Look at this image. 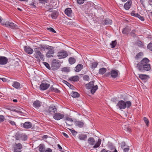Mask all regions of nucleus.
Listing matches in <instances>:
<instances>
[{"label": "nucleus", "mask_w": 152, "mask_h": 152, "mask_svg": "<svg viewBox=\"0 0 152 152\" xmlns=\"http://www.w3.org/2000/svg\"><path fill=\"white\" fill-rule=\"evenodd\" d=\"M149 60L146 58H143L140 63L137 64V67L141 72L144 70L149 71L151 69L150 65L148 63Z\"/></svg>", "instance_id": "obj_1"}, {"label": "nucleus", "mask_w": 152, "mask_h": 152, "mask_svg": "<svg viewBox=\"0 0 152 152\" xmlns=\"http://www.w3.org/2000/svg\"><path fill=\"white\" fill-rule=\"evenodd\" d=\"M131 105V103L129 101L125 102L123 100H120L117 103L116 106L120 110L124 109L127 107H129Z\"/></svg>", "instance_id": "obj_2"}, {"label": "nucleus", "mask_w": 152, "mask_h": 152, "mask_svg": "<svg viewBox=\"0 0 152 152\" xmlns=\"http://www.w3.org/2000/svg\"><path fill=\"white\" fill-rule=\"evenodd\" d=\"M94 81H91L86 85L87 89H91V91L92 94H94L98 88L97 86L94 85Z\"/></svg>", "instance_id": "obj_3"}, {"label": "nucleus", "mask_w": 152, "mask_h": 152, "mask_svg": "<svg viewBox=\"0 0 152 152\" xmlns=\"http://www.w3.org/2000/svg\"><path fill=\"white\" fill-rule=\"evenodd\" d=\"M40 48L38 47L34 49V56L37 58H39L40 57V59L42 61L44 60V55L40 52Z\"/></svg>", "instance_id": "obj_4"}, {"label": "nucleus", "mask_w": 152, "mask_h": 152, "mask_svg": "<svg viewBox=\"0 0 152 152\" xmlns=\"http://www.w3.org/2000/svg\"><path fill=\"white\" fill-rule=\"evenodd\" d=\"M1 25L8 28L12 29L18 28V26L12 22L4 21L1 23Z\"/></svg>", "instance_id": "obj_5"}, {"label": "nucleus", "mask_w": 152, "mask_h": 152, "mask_svg": "<svg viewBox=\"0 0 152 152\" xmlns=\"http://www.w3.org/2000/svg\"><path fill=\"white\" fill-rule=\"evenodd\" d=\"M60 65L58 60L54 59L52 62V69L54 70H57L59 68Z\"/></svg>", "instance_id": "obj_6"}, {"label": "nucleus", "mask_w": 152, "mask_h": 152, "mask_svg": "<svg viewBox=\"0 0 152 152\" xmlns=\"http://www.w3.org/2000/svg\"><path fill=\"white\" fill-rule=\"evenodd\" d=\"M48 48L47 49V50H48V51L46 53V56L48 58H50L53 57V55L54 53V47L49 45V46H48Z\"/></svg>", "instance_id": "obj_7"}, {"label": "nucleus", "mask_w": 152, "mask_h": 152, "mask_svg": "<svg viewBox=\"0 0 152 152\" xmlns=\"http://www.w3.org/2000/svg\"><path fill=\"white\" fill-rule=\"evenodd\" d=\"M64 116V113L56 112L53 114V118L55 120L58 121L63 119Z\"/></svg>", "instance_id": "obj_8"}, {"label": "nucleus", "mask_w": 152, "mask_h": 152, "mask_svg": "<svg viewBox=\"0 0 152 152\" xmlns=\"http://www.w3.org/2000/svg\"><path fill=\"white\" fill-rule=\"evenodd\" d=\"M68 56L66 51L64 50H61L58 52L57 56L59 59H62L66 58Z\"/></svg>", "instance_id": "obj_9"}, {"label": "nucleus", "mask_w": 152, "mask_h": 152, "mask_svg": "<svg viewBox=\"0 0 152 152\" xmlns=\"http://www.w3.org/2000/svg\"><path fill=\"white\" fill-rule=\"evenodd\" d=\"M48 111L49 114L53 115L57 112V109L56 107L53 105H50L48 109Z\"/></svg>", "instance_id": "obj_10"}, {"label": "nucleus", "mask_w": 152, "mask_h": 152, "mask_svg": "<svg viewBox=\"0 0 152 152\" xmlns=\"http://www.w3.org/2000/svg\"><path fill=\"white\" fill-rule=\"evenodd\" d=\"M50 84L46 82L42 83L39 86L40 90L44 91L47 89L50 86Z\"/></svg>", "instance_id": "obj_11"}, {"label": "nucleus", "mask_w": 152, "mask_h": 152, "mask_svg": "<svg viewBox=\"0 0 152 152\" xmlns=\"http://www.w3.org/2000/svg\"><path fill=\"white\" fill-rule=\"evenodd\" d=\"M119 72L117 70H112L110 72V76L113 78H115L118 77Z\"/></svg>", "instance_id": "obj_12"}, {"label": "nucleus", "mask_w": 152, "mask_h": 152, "mask_svg": "<svg viewBox=\"0 0 152 152\" xmlns=\"http://www.w3.org/2000/svg\"><path fill=\"white\" fill-rule=\"evenodd\" d=\"M24 48L25 52L28 54H31L34 52L33 50L29 46H25Z\"/></svg>", "instance_id": "obj_13"}, {"label": "nucleus", "mask_w": 152, "mask_h": 152, "mask_svg": "<svg viewBox=\"0 0 152 152\" xmlns=\"http://www.w3.org/2000/svg\"><path fill=\"white\" fill-rule=\"evenodd\" d=\"M7 58L4 56L0 57V64L4 65L6 64L8 62Z\"/></svg>", "instance_id": "obj_14"}, {"label": "nucleus", "mask_w": 152, "mask_h": 152, "mask_svg": "<svg viewBox=\"0 0 152 152\" xmlns=\"http://www.w3.org/2000/svg\"><path fill=\"white\" fill-rule=\"evenodd\" d=\"M22 148V145L20 143L17 144L15 148L14 152H21V149Z\"/></svg>", "instance_id": "obj_15"}, {"label": "nucleus", "mask_w": 152, "mask_h": 152, "mask_svg": "<svg viewBox=\"0 0 152 152\" xmlns=\"http://www.w3.org/2000/svg\"><path fill=\"white\" fill-rule=\"evenodd\" d=\"M32 126V124L29 122H26L23 124V127L25 129H30L31 128Z\"/></svg>", "instance_id": "obj_16"}, {"label": "nucleus", "mask_w": 152, "mask_h": 152, "mask_svg": "<svg viewBox=\"0 0 152 152\" xmlns=\"http://www.w3.org/2000/svg\"><path fill=\"white\" fill-rule=\"evenodd\" d=\"M103 25H111L112 23V20L109 19H106L104 20L103 21L102 23Z\"/></svg>", "instance_id": "obj_17"}, {"label": "nucleus", "mask_w": 152, "mask_h": 152, "mask_svg": "<svg viewBox=\"0 0 152 152\" xmlns=\"http://www.w3.org/2000/svg\"><path fill=\"white\" fill-rule=\"evenodd\" d=\"M58 15V13L56 11H54L52 12L49 16H50L53 19H56L57 18Z\"/></svg>", "instance_id": "obj_18"}, {"label": "nucleus", "mask_w": 152, "mask_h": 152, "mask_svg": "<svg viewBox=\"0 0 152 152\" xmlns=\"http://www.w3.org/2000/svg\"><path fill=\"white\" fill-rule=\"evenodd\" d=\"M132 4V1H129L125 3L124 5V7L126 10H128L130 8Z\"/></svg>", "instance_id": "obj_19"}, {"label": "nucleus", "mask_w": 152, "mask_h": 152, "mask_svg": "<svg viewBox=\"0 0 152 152\" xmlns=\"http://www.w3.org/2000/svg\"><path fill=\"white\" fill-rule=\"evenodd\" d=\"M41 105V102L39 101H36L34 102L33 106L36 109L39 108Z\"/></svg>", "instance_id": "obj_20"}, {"label": "nucleus", "mask_w": 152, "mask_h": 152, "mask_svg": "<svg viewBox=\"0 0 152 152\" xmlns=\"http://www.w3.org/2000/svg\"><path fill=\"white\" fill-rule=\"evenodd\" d=\"M78 137L80 140H85L87 138V135L86 134H79Z\"/></svg>", "instance_id": "obj_21"}, {"label": "nucleus", "mask_w": 152, "mask_h": 152, "mask_svg": "<svg viewBox=\"0 0 152 152\" xmlns=\"http://www.w3.org/2000/svg\"><path fill=\"white\" fill-rule=\"evenodd\" d=\"M65 13L68 16H70L72 12V10L70 8L66 9L65 10Z\"/></svg>", "instance_id": "obj_22"}, {"label": "nucleus", "mask_w": 152, "mask_h": 152, "mask_svg": "<svg viewBox=\"0 0 152 152\" xmlns=\"http://www.w3.org/2000/svg\"><path fill=\"white\" fill-rule=\"evenodd\" d=\"M75 125L77 126L80 127H82L83 126L84 123V122L80 121H76L75 122Z\"/></svg>", "instance_id": "obj_23"}, {"label": "nucleus", "mask_w": 152, "mask_h": 152, "mask_svg": "<svg viewBox=\"0 0 152 152\" xmlns=\"http://www.w3.org/2000/svg\"><path fill=\"white\" fill-rule=\"evenodd\" d=\"M83 68V66L82 64L77 65L75 67V71L76 72H78L80 71Z\"/></svg>", "instance_id": "obj_24"}, {"label": "nucleus", "mask_w": 152, "mask_h": 152, "mask_svg": "<svg viewBox=\"0 0 152 152\" xmlns=\"http://www.w3.org/2000/svg\"><path fill=\"white\" fill-rule=\"evenodd\" d=\"M49 45H40L39 46V47H38L39 48H40V50L41 51H45V49L47 50L48 48V46H49Z\"/></svg>", "instance_id": "obj_25"}, {"label": "nucleus", "mask_w": 152, "mask_h": 152, "mask_svg": "<svg viewBox=\"0 0 152 152\" xmlns=\"http://www.w3.org/2000/svg\"><path fill=\"white\" fill-rule=\"evenodd\" d=\"M79 77L77 75L73 76L69 78V80L73 81H77L79 80Z\"/></svg>", "instance_id": "obj_26"}, {"label": "nucleus", "mask_w": 152, "mask_h": 152, "mask_svg": "<svg viewBox=\"0 0 152 152\" xmlns=\"http://www.w3.org/2000/svg\"><path fill=\"white\" fill-rule=\"evenodd\" d=\"M131 30V29L128 26H126L122 31V33L124 34H127Z\"/></svg>", "instance_id": "obj_27"}, {"label": "nucleus", "mask_w": 152, "mask_h": 152, "mask_svg": "<svg viewBox=\"0 0 152 152\" xmlns=\"http://www.w3.org/2000/svg\"><path fill=\"white\" fill-rule=\"evenodd\" d=\"M88 143L91 145H93L95 142V140L93 137H90L88 139Z\"/></svg>", "instance_id": "obj_28"}, {"label": "nucleus", "mask_w": 152, "mask_h": 152, "mask_svg": "<svg viewBox=\"0 0 152 152\" xmlns=\"http://www.w3.org/2000/svg\"><path fill=\"white\" fill-rule=\"evenodd\" d=\"M20 83H19L16 81L14 82L12 84V86L13 87L17 89L19 88L20 87Z\"/></svg>", "instance_id": "obj_29"}, {"label": "nucleus", "mask_w": 152, "mask_h": 152, "mask_svg": "<svg viewBox=\"0 0 152 152\" xmlns=\"http://www.w3.org/2000/svg\"><path fill=\"white\" fill-rule=\"evenodd\" d=\"M39 150L40 152H44L45 151V145L43 144H40L38 146Z\"/></svg>", "instance_id": "obj_30"}, {"label": "nucleus", "mask_w": 152, "mask_h": 152, "mask_svg": "<svg viewBox=\"0 0 152 152\" xmlns=\"http://www.w3.org/2000/svg\"><path fill=\"white\" fill-rule=\"evenodd\" d=\"M71 96L74 98H77L79 96L80 94L77 92L72 91L71 93Z\"/></svg>", "instance_id": "obj_31"}, {"label": "nucleus", "mask_w": 152, "mask_h": 152, "mask_svg": "<svg viewBox=\"0 0 152 152\" xmlns=\"http://www.w3.org/2000/svg\"><path fill=\"white\" fill-rule=\"evenodd\" d=\"M123 128L124 130L127 132H130L131 131V127L128 125H125Z\"/></svg>", "instance_id": "obj_32"}, {"label": "nucleus", "mask_w": 152, "mask_h": 152, "mask_svg": "<svg viewBox=\"0 0 152 152\" xmlns=\"http://www.w3.org/2000/svg\"><path fill=\"white\" fill-rule=\"evenodd\" d=\"M101 142V140L100 139H98V142H96L95 145L94 146L93 148H97L100 145Z\"/></svg>", "instance_id": "obj_33"}, {"label": "nucleus", "mask_w": 152, "mask_h": 152, "mask_svg": "<svg viewBox=\"0 0 152 152\" xmlns=\"http://www.w3.org/2000/svg\"><path fill=\"white\" fill-rule=\"evenodd\" d=\"M76 61V60L73 57H70L69 59V64H74Z\"/></svg>", "instance_id": "obj_34"}, {"label": "nucleus", "mask_w": 152, "mask_h": 152, "mask_svg": "<svg viewBox=\"0 0 152 152\" xmlns=\"http://www.w3.org/2000/svg\"><path fill=\"white\" fill-rule=\"evenodd\" d=\"M107 71L106 68H103L100 69L99 71V74L101 75H103L104 73Z\"/></svg>", "instance_id": "obj_35"}, {"label": "nucleus", "mask_w": 152, "mask_h": 152, "mask_svg": "<svg viewBox=\"0 0 152 152\" xmlns=\"http://www.w3.org/2000/svg\"><path fill=\"white\" fill-rule=\"evenodd\" d=\"M51 90L52 91L55 92L56 93H58L59 92V91L58 89L55 87L54 86H52L50 88Z\"/></svg>", "instance_id": "obj_36"}, {"label": "nucleus", "mask_w": 152, "mask_h": 152, "mask_svg": "<svg viewBox=\"0 0 152 152\" xmlns=\"http://www.w3.org/2000/svg\"><path fill=\"white\" fill-rule=\"evenodd\" d=\"M147 75H145L140 74L139 75V77L142 80H145L147 78Z\"/></svg>", "instance_id": "obj_37"}, {"label": "nucleus", "mask_w": 152, "mask_h": 152, "mask_svg": "<svg viewBox=\"0 0 152 152\" xmlns=\"http://www.w3.org/2000/svg\"><path fill=\"white\" fill-rule=\"evenodd\" d=\"M137 46L141 48H142L144 46L143 43L140 41H137Z\"/></svg>", "instance_id": "obj_38"}, {"label": "nucleus", "mask_w": 152, "mask_h": 152, "mask_svg": "<svg viewBox=\"0 0 152 152\" xmlns=\"http://www.w3.org/2000/svg\"><path fill=\"white\" fill-rule=\"evenodd\" d=\"M143 120L144 121L146 124V125L147 126H149V121L148 119L145 117H144L143 118Z\"/></svg>", "instance_id": "obj_39"}, {"label": "nucleus", "mask_w": 152, "mask_h": 152, "mask_svg": "<svg viewBox=\"0 0 152 152\" xmlns=\"http://www.w3.org/2000/svg\"><path fill=\"white\" fill-rule=\"evenodd\" d=\"M98 64V63L97 62H93L91 63V67L92 69L95 68L97 66Z\"/></svg>", "instance_id": "obj_40"}, {"label": "nucleus", "mask_w": 152, "mask_h": 152, "mask_svg": "<svg viewBox=\"0 0 152 152\" xmlns=\"http://www.w3.org/2000/svg\"><path fill=\"white\" fill-rule=\"evenodd\" d=\"M117 44L116 41V40L113 41L111 42V43L110 44V45L111 46V48H114Z\"/></svg>", "instance_id": "obj_41"}, {"label": "nucleus", "mask_w": 152, "mask_h": 152, "mask_svg": "<svg viewBox=\"0 0 152 152\" xmlns=\"http://www.w3.org/2000/svg\"><path fill=\"white\" fill-rule=\"evenodd\" d=\"M43 63L48 69H50V66L49 64L48 63L46 62H43Z\"/></svg>", "instance_id": "obj_42"}, {"label": "nucleus", "mask_w": 152, "mask_h": 152, "mask_svg": "<svg viewBox=\"0 0 152 152\" xmlns=\"http://www.w3.org/2000/svg\"><path fill=\"white\" fill-rule=\"evenodd\" d=\"M21 137L23 140L24 141L26 140L27 139V135L25 134H22L21 135Z\"/></svg>", "instance_id": "obj_43"}, {"label": "nucleus", "mask_w": 152, "mask_h": 152, "mask_svg": "<svg viewBox=\"0 0 152 152\" xmlns=\"http://www.w3.org/2000/svg\"><path fill=\"white\" fill-rule=\"evenodd\" d=\"M137 17L139 18L140 20H141L142 21H143L144 20V18L143 16H141L140 15L138 14V15H137Z\"/></svg>", "instance_id": "obj_44"}, {"label": "nucleus", "mask_w": 152, "mask_h": 152, "mask_svg": "<svg viewBox=\"0 0 152 152\" xmlns=\"http://www.w3.org/2000/svg\"><path fill=\"white\" fill-rule=\"evenodd\" d=\"M147 48L148 49L152 51V43H150L147 46Z\"/></svg>", "instance_id": "obj_45"}, {"label": "nucleus", "mask_w": 152, "mask_h": 152, "mask_svg": "<svg viewBox=\"0 0 152 152\" xmlns=\"http://www.w3.org/2000/svg\"><path fill=\"white\" fill-rule=\"evenodd\" d=\"M48 0H38L39 3L42 4H45L47 3Z\"/></svg>", "instance_id": "obj_46"}, {"label": "nucleus", "mask_w": 152, "mask_h": 152, "mask_svg": "<svg viewBox=\"0 0 152 152\" xmlns=\"http://www.w3.org/2000/svg\"><path fill=\"white\" fill-rule=\"evenodd\" d=\"M77 1L78 4H83L84 2V0H77Z\"/></svg>", "instance_id": "obj_47"}, {"label": "nucleus", "mask_w": 152, "mask_h": 152, "mask_svg": "<svg viewBox=\"0 0 152 152\" xmlns=\"http://www.w3.org/2000/svg\"><path fill=\"white\" fill-rule=\"evenodd\" d=\"M83 79L85 80H88L89 79V77L87 75H85L83 77Z\"/></svg>", "instance_id": "obj_48"}, {"label": "nucleus", "mask_w": 152, "mask_h": 152, "mask_svg": "<svg viewBox=\"0 0 152 152\" xmlns=\"http://www.w3.org/2000/svg\"><path fill=\"white\" fill-rule=\"evenodd\" d=\"M131 15H132V16H135V17H137V15H138V14L135 13L134 12V11H132L131 13Z\"/></svg>", "instance_id": "obj_49"}, {"label": "nucleus", "mask_w": 152, "mask_h": 152, "mask_svg": "<svg viewBox=\"0 0 152 152\" xmlns=\"http://www.w3.org/2000/svg\"><path fill=\"white\" fill-rule=\"evenodd\" d=\"M47 29L49 30L50 32H52L54 33H56V31L54 30V29L52 28H47Z\"/></svg>", "instance_id": "obj_50"}, {"label": "nucleus", "mask_w": 152, "mask_h": 152, "mask_svg": "<svg viewBox=\"0 0 152 152\" xmlns=\"http://www.w3.org/2000/svg\"><path fill=\"white\" fill-rule=\"evenodd\" d=\"M4 120V118L3 115H0V122H2Z\"/></svg>", "instance_id": "obj_51"}, {"label": "nucleus", "mask_w": 152, "mask_h": 152, "mask_svg": "<svg viewBox=\"0 0 152 152\" xmlns=\"http://www.w3.org/2000/svg\"><path fill=\"white\" fill-rule=\"evenodd\" d=\"M64 83L65 84H66L69 87V86H72V87H73V86L72 85L70 84L68 82H67L66 81L64 80Z\"/></svg>", "instance_id": "obj_52"}, {"label": "nucleus", "mask_w": 152, "mask_h": 152, "mask_svg": "<svg viewBox=\"0 0 152 152\" xmlns=\"http://www.w3.org/2000/svg\"><path fill=\"white\" fill-rule=\"evenodd\" d=\"M71 132L73 135H76L77 133V132L75 130H72V129H70Z\"/></svg>", "instance_id": "obj_53"}, {"label": "nucleus", "mask_w": 152, "mask_h": 152, "mask_svg": "<svg viewBox=\"0 0 152 152\" xmlns=\"http://www.w3.org/2000/svg\"><path fill=\"white\" fill-rule=\"evenodd\" d=\"M62 71L63 72H69V69L66 67H64L62 68Z\"/></svg>", "instance_id": "obj_54"}, {"label": "nucleus", "mask_w": 152, "mask_h": 152, "mask_svg": "<svg viewBox=\"0 0 152 152\" xmlns=\"http://www.w3.org/2000/svg\"><path fill=\"white\" fill-rule=\"evenodd\" d=\"M65 119L66 120L71 121V122H73V120L72 118H71L68 117H66Z\"/></svg>", "instance_id": "obj_55"}, {"label": "nucleus", "mask_w": 152, "mask_h": 152, "mask_svg": "<svg viewBox=\"0 0 152 152\" xmlns=\"http://www.w3.org/2000/svg\"><path fill=\"white\" fill-rule=\"evenodd\" d=\"M8 122L12 125H15V123L14 121L9 120Z\"/></svg>", "instance_id": "obj_56"}, {"label": "nucleus", "mask_w": 152, "mask_h": 152, "mask_svg": "<svg viewBox=\"0 0 152 152\" xmlns=\"http://www.w3.org/2000/svg\"><path fill=\"white\" fill-rule=\"evenodd\" d=\"M14 111L20 114L22 113L21 109H20L19 110H14Z\"/></svg>", "instance_id": "obj_57"}, {"label": "nucleus", "mask_w": 152, "mask_h": 152, "mask_svg": "<svg viewBox=\"0 0 152 152\" xmlns=\"http://www.w3.org/2000/svg\"><path fill=\"white\" fill-rule=\"evenodd\" d=\"M120 145H121V147L122 148H123L126 145L125 142H122L120 143Z\"/></svg>", "instance_id": "obj_58"}, {"label": "nucleus", "mask_w": 152, "mask_h": 152, "mask_svg": "<svg viewBox=\"0 0 152 152\" xmlns=\"http://www.w3.org/2000/svg\"><path fill=\"white\" fill-rule=\"evenodd\" d=\"M129 150V148H126L124 149V152H128Z\"/></svg>", "instance_id": "obj_59"}, {"label": "nucleus", "mask_w": 152, "mask_h": 152, "mask_svg": "<svg viewBox=\"0 0 152 152\" xmlns=\"http://www.w3.org/2000/svg\"><path fill=\"white\" fill-rule=\"evenodd\" d=\"M45 152H52V150L50 148H48L47 150L45 151Z\"/></svg>", "instance_id": "obj_60"}, {"label": "nucleus", "mask_w": 152, "mask_h": 152, "mask_svg": "<svg viewBox=\"0 0 152 152\" xmlns=\"http://www.w3.org/2000/svg\"><path fill=\"white\" fill-rule=\"evenodd\" d=\"M62 134L66 137L68 138L69 137V136H68V135L66 134V133H65L64 132H63L62 133Z\"/></svg>", "instance_id": "obj_61"}, {"label": "nucleus", "mask_w": 152, "mask_h": 152, "mask_svg": "<svg viewBox=\"0 0 152 152\" xmlns=\"http://www.w3.org/2000/svg\"><path fill=\"white\" fill-rule=\"evenodd\" d=\"M105 75L106 77H109V76H110V72H108L106 73L105 74Z\"/></svg>", "instance_id": "obj_62"}, {"label": "nucleus", "mask_w": 152, "mask_h": 152, "mask_svg": "<svg viewBox=\"0 0 152 152\" xmlns=\"http://www.w3.org/2000/svg\"><path fill=\"white\" fill-rule=\"evenodd\" d=\"M67 25L70 26H72L73 25V23L72 22H69L67 23Z\"/></svg>", "instance_id": "obj_63"}, {"label": "nucleus", "mask_w": 152, "mask_h": 152, "mask_svg": "<svg viewBox=\"0 0 152 152\" xmlns=\"http://www.w3.org/2000/svg\"><path fill=\"white\" fill-rule=\"evenodd\" d=\"M108 151L107 150L105 149H103L100 152H108Z\"/></svg>", "instance_id": "obj_64"}]
</instances>
